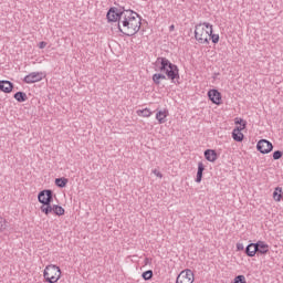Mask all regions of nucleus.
Returning a JSON list of instances; mask_svg holds the SVG:
<instances>
[{"label":"nucleus","mask_w":283,"mask_h":283,"mask_svg":"<svg viewBox=\"0 0 283 283\" xmlns=\"http://www.w3.org/2000/svg\"><path fill=\"white\" fill-rule=\"evenodd\" d=\"M142 21L143 18L136 11L127 9L120 24H118V30L124 36H134L140 31Z\"/></svg>","instance_id":"obj_1"},{"label":"nucleus","mask_w":283,"mask_h":283,"mask_svg":"<svg viewBox=\"0 0 283 283\" xmlns=\"http://www.w3.org/2000/svg\"><path fill=\"white\" fill-rule=\"evenodd\" d=\"M213 32V25L209 22L196 24L195 39L198 43L209 45V35Z\"/></svg>","instance_id":"obj_2"},{"label":"nucleus","mask_w":283,"mask_h":283,"mask_svg":"<svg viewBox=\"0 0 283 283\" xmlns=\"http://www.w3.org/2000/svg\"><path fill=\"white\" fill-rule=\"evenodd\" d=\"M157 63H160V72H165L166 76L170 78V81H176V78H180L178 66L174 63H170L167 57H158Z\"/></svg>","instance_id":"obj_3"},{"label":"nucleus","mask_w":283,"mask_h":283,"mask_svg":"<svg viewBox=\"0 0 283 283\" xmlns=\"http://www.w3.org/2000/svg\"><path fill=\"white\" fill-rule=\"evenodd\" d=\"M127 13V9H125V7H120L119 9L116 7H112L106 14V19L109 23L114 22L116 23V21L118 22L117 25H120L123 18L125 17V14Z\"/></svg>","instance_id":"obj_4"},{"label":"nucleus","mask_w":283,"mask_h":283,"mask_svg":"<svg viewBox=\"0 0 283 283\" xmlns=\"http://www.w3.org/2000/svg\"><path fill=\"white\" fill-rule=\"evenodd\" d=\"M44 280L49 283H56L61 280V268L51 264L46 265L43 273Z\"/></svg>","instance_id":"obj_5"},{"label":"nucleus","mask_w":283,"mask_h":283,"mask_svg":"<svg viewBox=\"0 0 283 283\" xmlns=\"http://www.w3.org/2000/svg\"><path fill=\"white\" fill-rule=\"evenodd\" d=\"M38 200L41 205H52L54 202V191L51 189L40 191Z\"/></svg>","instance_id":"obj_6"},{"label":"nucleus","mask_w":283,"mask_h":283,"mask_svg":"<svg viewBox=\"0 0 283 283\" xmlns=\"http://www.w3.org/2000/svg\"><path fill=\"white\" fill-rule=\"evenodd\" d=\"M176 283H193V271L189 269L181 271Z\"/></svg>","instance_id":"obj_7"},{"label":"nucleus","mask_w":283,"mask_h":283,"mask_svg":"<svg viewBox=\"0 0 283 283\" xmlns=\"http://www.w3.org/2000/svg\"><path fill=\"white\" fill-rule=\"evenodd\" d=\"M256 149L260 154H271L273 151V144L266 139H260L256 144Z\"/></svg>","instance_id":"obj_8"},{"label":"nucleus","mask_w":283,"mask_h":283,"mask_svg":"<svg viewBox=\"0 0 283 283\" xmlns=\"http://www.w3.org/2000/svg\"><path fill=\"white\" fill-rule=\"evenodd\" d=\"M208 97L214 105H222V94L218 90H210L208 92Z\"/></svg>","instance_id":"obj_9"},{"label":"nucleus","mask_w":283,"mask_h":283,"mask_svg":"<svg viewBox=\"0 0 283 283\" xmlns=\"http://www.w3.org/2000/svg\"><path fill=\"white\" fill-rule=\"evenodd\" d=\"M24 83L32 84L43 81V73L32 72L23 78Z\"/></svg>","instance_id":"obj_10"},{"label":"nucleus","mask_w":283,"mask_h":283,"mask_svg":"<svg viewBox=\"0 0 283 283\" xmlns=\"http://www.w3.org/2000/svg\"><path fill=\"white\" fill-rule=\"evenodd\" d=\"M14 90V84L10 81H0V91L10 94Z\"/></svg>","instance_id":"obj_11"},{"label":"nucleus","mask_w":283,"mask_h":283,"mask_svg":"<svg viewBox=\"0 0 283 283\" xmlns=\"http://www.w3.org/2000/svg\"><path fill=\"white\" fill-rule=\"evenodd\" d=\"M254 247L256 249V253H261V255H266V252L269 251V244H266L264 241H258L254 243Z\"/></svg>","instance_id":"obj_12"},{"label":"nucleus","mask_w":283,"mask_h":283,"mask_svg":"<svg viewBox=\"0 0 283 283\" xmlns=\"http://www.w3.org/2000/svg\"><path fill=\"white\" fill-rule=\"evenodd\" d=\"M205 158L208 163H216L218 160V153L213 149L205 150Z\"/></svg>","instance_id":"obj_13"},{"label":"nucleus","mask_w":283,"mask_h":283,"mask_svg":"<svg viewBox=\"0 0 283 283\" xmlns=\"http://www.w3.org/2000/svg\"><path fill=\"white\" fill-rule=\"evenodd\" d=\"M244 128H234L232 132V138L235 140V143H242L244 140V134H242V130Z\"/></svg>","instance_id":"obj_14"},{"label":"nucleus","mask_w":283,"mask_h":283,"mask_svg":"<svg viewBox=\"0 0 283 283\" xmlns=\"http://www.w3.org/2000/svg\"><path fill=\"white\" fill-rule=\"evenodd\" d=\"M256 249H255V243H250L245 248V255L248 258H255Z\"/></svg>","instance_id":"obj_15"},{"label":"nucleus","mask_w":283,"mask_h":283,"mask_svg":"<svg viewBox=\"0 0 283 283\" xmlns=\"http://www.w3.org/2000/svg\"><path fill=\"white\" fill-rule=\"evenodd\" d=\"M202 174H205V164H202V161H200V163H198L196 182H202Z\"/></svg>","instance_id":"obj_16"},{"label":"nucleus","mask_w":283,"mask_h":283,"mask_svg":"<svg viewBox=\"0 0 283 283\" xmlns=\"http://www.w3.org/2000/svg\"><path fill=\"white\" fill-rule=\"evenodd\" d=\"M13 98H15L18 103H25V101H28V94H25V92L19 91L13 95Z\"/></svg>","instance_id":"obj_17"},{"label":"nucleus","mask_w":283,"mask_h":283,"mask_svg":"<svg viewBox=\"0 0 283 283\" xmlns=\"http://www.w3.org/2000/svg\"><path fill=\"white\" fill-rule=\"evenodd\" d=\"M167 78V76L163 73H155L153 75V82L155 83V85H160V81H165Z\"/></svg>","instance_id":"obj_18"},{"label":"nucleus","mask_w":283,"mask_h":283,"mask_svg":"<svg viewBox=\"0 0 283 283\" xmlns=\"http://www.w3.org/2000/svg\"><path fill=\"white\" fill-rule=\"evenodd\" d=\"M156 118L158 119L159 125H163V123H167V112L159 111L156 114Z\"/></svg>","instance_id":"obj_19"},{"label":"nucleus","mask_w":283,"mask_h":283,"mask_svg":"<svg viewBox=\"0 0 283 283\" xmlns=\"http://www.w3.org/2000/svg\"><path fill=\"white\" fill-rule=\"evenodd\" d=\"M42 213H45V216H50L52 211L54 210V206L52 207V203H44L41 206Z\"/></svg>","instance_id":"obj_20"},{"label":"nucleus","mask_w":283,"mask_h":283,"mask_svg":"<svg viewBox=\"0 0 283 283\" xmlns=\"http://www.w3.org/2000/svg\"><path fill=\"white\" fill-rule=\"evenodd\" d=\"M67 182H69V180L65 177L55 179V185H56V187H60V189L67 187Z\"/></svg>","instance_id":"obj_21"},{"label":"nucleus","mask_w":283,"mask_h":283,"mask_svg":"<svg viewBox=\"0 0 283 283\" xmlns=\"http://www.w3.org/2000/svg\"><path fill=\"white\" fill-rule=\"evenodd\" d=\"M273 198L275 200V202H280V200H282V188L276 187L274 192H273Z\"/></svg>","instance_id":"obj_22"},{"label":"nucleus","mask_w":283,"mask_h":283,"mask_svg":"<svg viewBox=\"0 0 283 283\" xmlns=\"http://www.w3.org/2000/svg\"><path fill=\"white\" fill-rule=\"evenodd\" d=\"M53 213H55V216H65V209H63V207H61L59 205H54Z\"/></svg>","instance_id":"obj_23"},{"label":"nucleus","mask_w":283,"mask_h":283,"mask_svg":"<svg viewBox=\"0 0 283 283\" xmlns=\"http://www.w3.org/2000/svg\"><path fill=\"white\" fill-rule=\"evenodd\" d=\"M234 123L235 125H241V126H237V129H247V120L237 117L234 119Z\"/></svg>","instance_id":"obj_24"},{"label":"nucleus","mask_w":283,"mask_h":283,"mask_svg":"<svg viewBox=\"0 0 283 283\" xmlns=\"http://www.w3.org/2000/svg\"><path fill=\"white\" fill-rule=\"evenodd\" d=\"M142 277H143V280H146V281L151 280V277H154V271L147 270V271L143 272Z\"/></svg>","instance_id":"obj_25"},{"label":"nucleus","mask_w":283,"mask_h":283,"mask_svg":"<svg viewBox=\"0 0 283 283\" xmlns=\"http://www.w3.org/2000/svg\"><path fill=\"white\" fill-rule=\"evenodd\" d=\"M137 114L139 116H144L145 118H149V116H151V111H149V108H145L143 111H138Z\"/></svg>","instance_id":"obj_26"},{"label":"nucleus","mask_w":283,"mask_h":283,"mask_svg":"<svg viewBox=\"0 0 283 283\" xmlns=\"http://www.w3.org/2000/svg\"><path fill=\"white\" fill-rule=\"evenodd\" d=\"M6 229H8V221L3 217H0V232L6 231Z\"/></svg>","instance_id":"obj_27"},{"label":"nucleus","mask_w":283,"mask_h":283,"mask_svg":"<svg viewBox=\"0 0 283 283\" xmlns=\"http://www.w3.org/2000/svg\"><path fill=\"white\" fill-rule=\"evenodd\" d=\"M232 283H247V277L244 275H238Z\"/></svg>","instance_id":"obj_28"},{"label":"nucleus","mask_w":283,"mask_h":283,"mask_svg":"<svg viewBox=\"0 0 283 283\" xmlns=\"http://www.w3.org/2000/svg\"><path fill=\"white\" fill-rule=\"evenodd\" d=\"M211 39V41H212V43H219V41H220V35H218V34H210L209 35V40Z\"/></svg>","instance_id":"obj_29"},{"label":"nucleus","mask_w":283,"mask_h":283,"mask_svg":"<svg viewBox=\"0 0 283 283\" xmlns=\"http://www.w3.org/2000/svg\"><path fill=\"white\" fill-rule=\"evenodd\" d=\"M282 156H283L282 150H275L273 153V160H280V158H282Z\"/></svg>","instance_id":"obj_30"},{"label":"nucleus","mask_w":283,"mask_h":283,"mask_svg":"<svg viewBox=\"0 0 283 283\" xmlns=\"http://www.w3.org/2000/svg\"><path fill=\"white\" fill-rule=\"evenodd\" d=\"M153 174L157 176V178H163V172H160L158 169H154Z\"/></svg>","instance_id":"obj_31"},{"label":"nucleus","mask_w":283,"mask_h":283,"mask_svg":"<svg viewBox=\"0 0 283 283\" xmlns=\"http://www.w3.org/2000/svg\"><path fill=\"white\" fill-rule=\"evenodd\" d=\"M144 264H145V266H150V264H151V258H145Z\"/></svg>","instance_id":"obj_32"},{"label":"nucleus","mask_w":283,"mask_h":283,"mask_svg":"<svg viewBox=\"0 0 283 283\" xmlns=\"http://www.w3.org/2000/svg\"><path fill=\"white\" fill-rule=\"evenodd\" d=\"M237 251H244V244L237 243Z\"/></svg>","instance_id":"obj_33"},{"label":"nucleus","mask_w":283,"mask_h":283,"mask_svg":"<svg viewBox=\"0 0 283 283\" xmlns=\"http://www.w3.org/2000/svg\"><path fill=\"white\" fill-rule=\"evenodd\" d=\"M48 45V42H40L39 48L40 50H43Z\"/></svg>","instance_id":"obj_34"},{"label":"nucleus","mask_w":283,"mask_h":283,"mask_svg":"<svg viewBox=\"0 0 283 283\" xmlns=\"http://www.w3.org/2000/svg\"><path fill=\"white\" fill-rule=\"evenodd\" d=\"M174 30H176V27H175L174 24H171V25L169 27V32H174Z\"/></svg>","instance_id":"obj_35"}]
</instances>
